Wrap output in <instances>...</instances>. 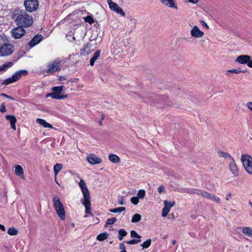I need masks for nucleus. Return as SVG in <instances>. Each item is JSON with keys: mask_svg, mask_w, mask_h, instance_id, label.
I'll list each match as a JSON object with an SVG mask.
<instances>
[{"mask_svg": "<svg viewBox=\"0 0 252 252\" xmlns=\"http://www.w3.org/2000/svg\"><path fill=\"white\" fill-rule=\"evenodd\" d=\"M13 64L12 62H6L5 63L0 66V72L2 71H6L8 68L11 67Z\"/></svg>", "mask_w": 252, "mask_h": 252, "instance_id": "25", "label": "nucleus"}, {"mask_svg": "<svg viewBox=\"0 0 252 252\" xmlns=\"http://www.w3.org/2000/svg\"><path fill=\"white\" fill-rule=\"evenodd\" d=\"M247 65L249 67L252 68V60H251V59L249 61H248Z\"/></svg>", "mask_w": 252, "mask_h": 252, "instance_id": "54", "label": "nucleus"}, {"mask_svg": "<svg viewBox=\"0 0 252 252\" xmlns=\"http://www.w3.org/2000/svg\"><path fill=\"white\" fill-rule=\"evenodd\" d=\"M151 244V240L150 239H148L146 241H145L143 244H141V246L142 247L143 249H147L150 247Z\"/></svg>", "mask_w": 252, "mask_h": 252, "instance_id": "34", "label": "nucleus"}, {"mask_svg": "<svg viewBox=\"0 0 252 252\" xmlns=\"http://www.w3.org/2000/svg\"><path fill=\"white\" fill-rule=\"evenodd\" d=\"M210 197H209L208 199H211L215 202H216L217 203H220V198L217 196H216L214 194H210Z\"/></svg>", "mask_w": 252, "mask_h": 252, "instance_id": "38", "label": "nucleus"}, {"mask_svg": "<svg viewBox=\"0 0 252 252\" xmlns=\"http://www.w3.org/2000/svg\"><path fill=\"white\" fill-rule=\"evenodd\" d=\"M198 1L199 0H188V1L194 4L197 3Z\"/></svg>", "mask_w": 252, "mask_h": 252, "instance_id": "55", "label": "nucleus"}, {"mask_svg": "<svg viewBox=\"0 0 252 252\" xmlns=\"http://www.w3.org/2000/svg\"><path fill=\"white\" fill-rule=\"evenodd\" d=\"M36 122L37 123L40 124L42 126L44 127H48L50 128H52L53 127L52 125L47 123L45 120L38 118L36 120Z\"/></svg>", "mask_w": 252, "mask_h": 252, "instance_id": "19", "label": "nucleus"}, {"mask_svg": "<svg viewBox=\"0 0 252 252\" xmlns=\"http://www.w3.org/2000/svg\"><path fill=\"white\" fill-rule=\"evenodd\" d=\"M210 193L207 192V191L205 190H203L201 192V195H202L203 197H205L206 198H209V197H210Z\"/></svg>", "mask_w": 252, "mask_h": 252, "instance_id": "43", "label": "nucleus"}, {"mask_svg": "<svg viewBox=\"0 0 252 252\" xmlns=\"http://www.w3.org/2000/svg\"><path fill=\"white\" fill-rule=\"evenodd\" d=\"M99 124H100V125H101V121H100V122H99Z\"/></svg>", "mask_w": 252, "mask_h": 252, "instance_id": "64", "label": "nucleus"}, {"mask_svg": "<svg viewBox=\"0 0 252 252\" xmlns=\"http://www.w3.org/2000/svg\"><path fill=\"white\" fill-rule=\"evenodd\" d=\"M49 96L51 97H52V98H53V99H55V98H58L57 96H54V94H53V92H52V93H48V94H46V97H49Z\"/></svg>", "mask_w": 252, "mask_h": 252, "instance_id": "49", "label": "nucleus"}, {"mask_svg": "<svg viewBox=\"0 0 252 252\" xmlns=\"http://www.w3.org/2000/svg\"><path fill=\"white\" fill-rule=\"evenodd\" d=\"M63 165L61 163H56L54 166V173L55 176L56 177L59 172L62 170Z\"/></svg>", "mask_w": 252, "mask_h": 252, "instance_id": "24", "label": "nucleus"}, {"mask_svg": "<svg viewBox=\"0 0 252 252\" xmlns=\"http://www.w3.org/2000/svg\"><path fill=\"white\" fill-rule=\"evenodd\" d=\"M242 231L245 235L252 237V228L250 227H243Z\"/></svg>", "mask_w": 252, "mask_h": 252, "instance_id": "22", "label": "nucleus"}, {"mask_svg": "<svg viewBox=\"0 0 252 252\" xmlns=\"http://www.w3.org/2000/svg\"><path fill=\"white\" fill-rule=\"evenodd\" d=\"M0 111L2 113H4L6 111V108L4 103L2 104L0 106Z\"/></svg>", "mask_w": 252, "mask_h": 252, "instance_id": "47", "label": "nucleus"}, {"mask_svg": "<svg viewBox=\"0 0 252 252\" xmlns=\"http://www.w3.org/2000/svg\"><path fill=\"white\" fill-rule=\"evenodd\" d=\"M126 211V208L125 207H120L112 209L109 210V211L112 213H116L124 212Z\"/></svg>", "mask_w": 252, "mask_h": 252, "instance_id": "32", "label": "nucleus"}, {"mask_svg": "<svg viewBox=\"0 0 252 252\" xmlns=\"http://www.w3.org/2000/svg\"><path fill=\"white\" fill-rule=\"evenodd\" d=\"M241 160L246 171L252 175V158L248 154L242 155Z\"/></svg>", "mask_w": 252, "mask_h": 252, "instance_id": "5", "label": "nucleus"}, {"mask_svg": "<svg viewBox=\"0 0 252 252\" xmlns=\"http://www.w3.org/2000/svg\"><path fill=\"white\" fill-rule=\"evenodd\" d=\"M24 5L27 11L32 12L38 8V2L37 0H25Z\"/></svg>", "mask_w": 252, "mask_h": 252, "instance_id": "8", "label": "nucleus"}, {"mask_svg": "<svg viewBox=\"0 0 252 252\" xmlns=\"http://www.w3.org/2000/svg\"><path fill=\"white\" fill-rule=\"evenodd\" d=\"M117 220V219L116 218H112L108 219L106 222V225H111L113 223H114Z\"/></svg>", "mask_w": 252, "mask_h": 252, "instance_id": "37", "label": "nucleus"}, {"mask_svg": "<svg viewBox=\"0 0 252 252\" xmlns=\"http://www.w3.org/2000/svg\"><path fill=\"white\" fill-rule=\"evenodd\" d=\"M172 243L173 245H175L176 243V240H174L172 241Z\"/></svg>", "mask_w": 252, "mask_h": 252, "instance_id": "60", "label": "nucleus"}, {"mask_svg": "<svg viewBox=\"0 0 252 252\" xmlns=\"http://www.w3.org/2000/svg\"><path fill=\"white\" fill-rule=\"evenodd\" d=\"M130 236L132 238H137L138 239H140L141 236H140L135 230H131L130 231Z\"/></svg>", "mask_w": 252, "mask_h": 252, "instance_id": "39", "label": "nucleus"}, {"mask_svg": "<svg viewBox=\"0 0 252 252\" xmlns=\"http://www.w3.org/2000/svg\"><path fill=\"white\" fill-rule=\"evenodd\" d=\"M100 51L97 50L96 51L94 54L93 57L91 59L90 62V64L91 66H93L94 65V63L95 62V61L98 58V57L100 56Z\"/></svg>", "mask_w": 252, "mask_h": 252, "instance_id": "20", "label": "nucleus"}, {"mask_svg": "<svg viewBox=\"0 0 252 252\" xmlns=\"http://www.w3.org/2000/svg\"><path fill=\"white\" fill-rule=\"evenodd\" d=\"M0 229L3 231H5L6 230L4 226L2 224H0Z\"/></svg>", "mask_w": 252, "mask_h": 252, "instance_id": "56", "label": "nucleus"}, {"mask_svg": "<svg viewBox=\"0 0 252 252\" xmlns=\"http://www.w3.org/2000/svg\"><path fill=\"white\" fill-rule=\"evenodd\" d=\"M127 234V232L124 229H121L119 230L118 238L120 241L123 240V238Z\"/></svg>", "mask_w": 252, "mask_h": 252, "instance_id": "27", "label": "nucleus"}, {"mask_svg": "<svg viewBox=\"0 0 252 252\" xmlns=\"http://www.w3.org/2000/svg\"><path fill=\"white\" fill-rule=\"evenodd\" d=\"M174 205V202H168L167 200L164 201V209H166L170 211L171 208Z\"/></svg>", "mask_w": 252, "mask_h": 252, "instance_id": "28", "label": "nucleus"}, {"mask_svg": "<svg viewBox=\"0 0 252 252\" xmlns=\"http://www.w3.org/2000/svg\"><path fill=\"white\" fill-rule=\"evenodd\" d=\"M250 59V56L246 55H243L239 56L236 58V61L241 64H247Z\"/></svg>", "mask_w": 252, "mask_h": 252, "instance_id": "17", "label": "nucleus"}, {"mask_svg": "<svg viewBox=\"0 0 252 252\" xmlns=\"http://www.w3.org/2000/svg\"><path fill=\"white\" fill-rule=\"evenodd\" d=\"M16 22L19 26L28 27L32 25L33 19L31 16L26 12L17 14Z\"/></svg>", "mask_w": 252, "mask_h": 252, "instance_id": "2", "label": "nucleus"}, {"mask_svg": "<svg viewBox=\"0 0 252 252\" xmlns=\"http://www.w3.org/2000/svg\"><path fill=\"white\" fill-rule=\"evenodd\" d=\"M14 50L13 46L10 43L4 44L0 49V55L6 56L11 54Z\"/></svg>", "mask_w": 252, "mask_h": 252, "instance_id": "7", "label": "nucleus"}, {"mask_svg": "<svg viewBox=\"0 0 252 252\" xmlns=\"http://www.w3.org/2000/svg\"><path fill=\"white\" fill-rule=\"evenodd\" d=\"M109 159L114 163H118L120 162V158L119 157L112 154L109 155Z\"/></svg>", "mask_w": 252, "mask_h": 252, "instance_id": "21", "label": "nucleus"}, {"mask_svg": "<svg viewBox=\"0 0 252 252\" xmlns=\"http://www.w3.org/2000/svg\"><path fill=\"white\" fill-rule=\"evenodd\" d=\"M79 185L81 188V191L83 195V199L82 203L85 208V213L87 214H91V197L89 191L88 189L87 185L84 181L81 179L79 183Z\"/></svg>", "mask_w": 252, "mask_h": 252, "instance_id": "1", "label": "nucleus"}, {"mask_svg": "<svg viewBox=\"0 0 252 252\" xmlns=\"http://www.w3.org/2000/svg\"><path fill=\"white\" fill-rule=\"evenodd\" d=\"M228 71L231 72V73H235V74H238L241 72H246L245 70H242L240 68L233 69L231 70H228Z\"/></svg>", "mask_w": 252, "mask_h": 252, "instance_id": "41", "label": "nucleus"}, {"mask_svg": "<svg viewBox=\"0 0 252 252\" xmlns=\"http://www.w3.org/2000/svg\"><path fill=\"white\" fill-rule=\"evenodd\" d=\"M141 242V239H133L128 241H124L126 244L130 245H134L139 243Z\"/></svg>", "mask_w": 252, "mask_h": 252, "instance_id": "36", "label": "nucleus"}, {"mask_svg": "<svg viewBox=\"0 0 252 252\" xmlns=\"http://www.w3.org/2000/svg\"><path fill=\"white\" fill-rule=\"evenodd\" d=\"M203 190H194V191H192L191 193H196L198 195H201V192Z\"/></svg>", "mask_w": 252, "mask_h": 252, "instance_id": "53", "label": "nucleus"}, {"mask_svg": "<svg viewBox=\"0 0 252 252\" xmlns=\"http://www.w3.org/2000/svg\"><path fill=\"white\" fill-rule=\"evenodd\" d=\"M200 23L203 27H205L207 29H209L208 26L204 21L201 20L200 21Z\"/></svg>", "mask_w": 252, "mask_h": 252, "instance_id": "52", "label": "nucleus"}, {"mask_svg": "<svg viewBox=\"0 0 252 252\" xmlns=\"http://www.w3.org/2000/svg\"><path fill=\"white\" fill-rule=\"evenodd\" d=\"M28 73V72L26 70H20L17 71L14 73L11 77L5 79L1 84L5 86L8 85L11 83L19 80L22 76H26Z\"/></svg>", "mask_w": 252, "mask_h": 252, "instance_id": "4", "label": "nucleus"}, {"mask_svg": "<svg viewBox=\"0 0 252 252\" xmlns=\"http://www.w3.org/2000/svg\"><path fill=\"white\" fill-rule=\"evenodd\" d=\"M118 202L120 205H124L125 203L124 202V199L122 196H119L118 199Z\"/></svg>", "mask_w": 252, "mask_h": 252, "instance_id": "46", "label": "nucleus"}, {"mask_svg": "<svg viewBox=\"0 0 252 252\" xmlns=\"http://www.w3.org/2000/svg\"><path fill=\"white\" fill-rule=\"evenodd\" d=\"M230 160L231 161L229 165V169L234 176L236 177L238 175V170L237 166L235 162L234 158H232Z\"/></svg>", "mask_w": 252, "mask_h": 252, "instance_id": "14", "label": "nucleus"}, {"mask_svg": "<svg viewBox=\"0 0 252 252\" xmlns=\"http://www.w3.org/2000/svg\"><path fill=\"white\" fill-rule=\"evenodd\" d=\"M126 252V251H121V252Z\"/></svg>", "mask_w": 252, "mask_h": 252, "instance_id": "63", "label": "nucleus"}, {"mask_svg": "<svg viewBox=\"0 0 252 252\" xmlns=\"http://www.w3.org/2000/svg\"><path fill=\"white\" fill-rule=\"evenodd\" d=\"M218 154L219 157L223 158L225 159L229 158L230 160H231L232 158H233L229 153H226V152L219 151L218 153Z\"/></svg>", "mask_w": 252, "mask_h": 252, "instance_id": "23", "label": "nucleus"}, {"mask_svg": "<svg viewBox=\"0 0 252 252\" xmlns=\"http://www.w3.org/2000/svg\"><path fill=\"white\" fill-rule=\"evenodd\" d=\"M15 173L17 176H21L23 175L24 170L21 165H17L15 166Z\"/></svg>", "mask_w": 252, "mask_h": 252, "instance_id": "26", "label": "nucleus"}, {"mask_svg": "<svg viewBox=\"0 0 252 252\" xmlns=\"http://www.w3.org/2000/svg\"><path fill=\"white\" fill-rule=\"evenodd\" d=\"M18 232V230L13 227H9L7 230V233L11 236L16 235Z\"/></svg>", "mask_w": 252, "mask_h": 252, "instance_id": "31", "label": "nucleus"}, {"mask_svg": "<svg viewBox=\"0 0 252 252\" xmlns=\"http://www.w3.org/2000/svg\"><path fill=\"white\" fill-rule=\"evenodd\" d=\"M61 63V60L57 59L52 63L48 64V69L46 71V73L48 74H51L55 73L57 71L60 70V64Z\"/></svg>", "mask_w": 252, "mask_h": 252, "instance_id": "6", "label": "nucleus"}, {"mask_svg": "<svg viewBox=\"0 0 252 252\" xmlns=\"http://www.w3.org/2000/svg\"><path fill=\"white\" fill-rule=\"evenodd\" d=\"M55 182H56V183L58 185H60L59 183L58 182V181H57V180H56V177H55Z\"/></svg>", "mask_w": 252, "mask_h": 252, "instance_id": "61", "label": "nucleus"}, {"mask_svg": "<svg viewBox=\"0 0 252 252\" xmlns=\"http://www.w3.org/2000/svg\"><path fill=\"white\" fill-rule=\"evenodd\" d=\"M160 1L163 5L167 7L174 8L175 9H178L175 0H160Z\"/></svg>", "mask_w": 252, "mask_h": 252, "instance_id": "15", "label": "nucleus"}, {"mask_svg": "<svg viewBox=\"0 0 252 252\" xmlns=\"http://www.w3.org/2000/svg\"><path fill=\"white\" fill-rule=\"evenodd\" d=\"M87 160L92 164H99L102 162L101 159L94 154H91L88 156Z\"/></svg>", "mask_w": 252, "mask_h": 252, "instance_id": "13", "label": "nucleus"}, {"mask_svg": "<svg viewBox=\"0 0 252 252\" xmlns=\"http://www.w3.org/2000/svg\"><path fill=\"white\" fill-rule=\"evenodd\" d=\"M146 192L144 189H140L137 193V197L138 198L142 199L145 196Z\"/></svg>", "mask_w": 252, "mask_h": 252, "instance_id": "35", "label": "nucleus"}, {"mask_svg": "<svg viewBox=\"0 0 252 252\" xmlns=\"http://www.w3.org/2000/svg\"><path fill=\"white\" fill-rule=\"evenodd\" d=\"M108 236V234L107 232H104L97 235L96 239L99 241H102L106 239Z\"/></svg>", "mask_w": 252, "mask_h": 252, "instance_id": "29", "label": "nucleus"}, {"mask_svg": "<svg viewBox=\"0 0 252 252\" xmlns=\"http://www.w3.org/2000/svg\"><path fill=\"white\" fill-rule=\"evenodd\" d=\"M65 80V78L64 76H60L59 80L63 81V80Z\"/></svg>", "mask_w": 252, "mask_h": 252, "instance_id": "58", "label": "nucleus"}, {"mask_svg": "<svg viewBox=\"0 0 252 252\" xmlns=\"http://www.w3.org/2000/svg\"><path fill=\"white\" fill-rule=\"evenodd\" d=\"M5 118L7 120L9 121L12 128L15 130L16 129L15 123H16V121H17L16 117L13 115H7L5 117Z\"/></svg>", "mask_w": 252, "mask_h": 252, "instance_id": "18", "label": "nucleus"}, {"mask_svg": "<svg viewBox=\"0 0 252 252\" xmlns=\"http://www.w3.org/2000/svg\"><path fill=\"white\" fill-rule=\"evenodd\" d=\"M144 101L147 102V103H152V101H151V100H146V99L144 100Z\"/></svg>", "mask_w": 252, "mask_h": 252, "instance_id": "59", "label": "nucleus"}, {"mask_svg": "<svg viewBox=\"0 0 252 252\" xmlns=\"http://www.w3.org/2000/svg\"><path fill=\"white\" fill-rule=\"evenodd\" d=\"M42 39V36L40 34H37L33 36L32 39L29 42V45L33 47L39 43Z\"/></svg>", "mask_w": 252, "mask_h": 252, "instance_id": "16", "label": "nucleus"}, {"mask_svg": "<svg viewBox=\"0 0 252 252\" xmlns=\"http://www.w3.org/2000/svg\"><path fill=\"white\" fill-rule=\"evenodd\" d=\"M247 107L252 111V102H249L246 104Z\"/></svg>", "mask_w": 252, "mask_h": 252, "instance_id": "50", "label": "nucleus"}, {"mask_svg": "<svg viewBox=\"0 0 252 252\" xmlns=\"http://www.w3.org/2000/svg\"><path fill=\"white\" fill-rule=\"evenodd\" d=\"M232 195V194L231 193H230V192L227 193L226 194V199L228 201L230 200L231 199Z\"/></svg>", "mask_w": 252, "mask_h": 252, "instance_id": "51", "label": "nucleus"}, {"mask_svg": "<svg viewBox=\"0 0 252 252\" xmlns=\"http://www.w3.org/2000/svg\"><path fill=\"white\" fill-rule=\"evenodd\" d=\"M141 219V216L139 214H136L134 215L131 219L132 222H137L139 221Z\"/></svg>", "mask_w": 252, "mask_h": 252, "instance_id": "33", "label": "nucleus"}, {"mask_svg": "<svg viewBox=\"0 0 252 252\" xmlns=\"http://www.w3.org/2000/svg\"><path fill=\"white\" fill-rule=\"evenodd\" d=\"M11 36L15 39H19L25 34V30L22 27L19 26L15 28L11 31Z\"/></svg>", "mask_w": 252, "mask_h": 252, "instance_id": "10", "label": "nucleus"}, {"mask_svg": "<svg viewBox=\"0 0 252 252\" xmlns=\"http://www.w3.org/2000/svg\"><path fill=\"white\" fill-rule=\"evenodd\" d=\"M169 212V210H167V209H164L163 208L162 212V217H166Z\"/></svg>", "mask_w": 252, "mask_h": 252, "instance_id": "45", "label": "nucleus"}, {"mask_svg": "<svg viewBox=\"0 0 252 252\" xmlns=\"http://www.w3.org/2000/svg\"><path fill=\"white\" fill-rule=\"evenodd\" d=\"M204 32L200 31L197 26H194L190 31V34L192 37L200 38L204 35Z\"/></svg>", "mask_w": 252, "mask_h": 252, "instance_id": "12", "label": "nucleus"}, {"mask_svg": "<svg viewBox=\"0 0 252 252\" xmlns=\"http://www.w3.org/2000/svg\"><path fill=\"white\" fill-rule=\"evenodd\" d=\"M2 95L4 96H5L6 97L8 98H10V99H13V98H12V97H11V96H8V95H7V94H2Z\"/></svg>", "mask_w": 252, "mask_h": 252, "instance_id": "57", "label": "nucleus"}, {"mask_svg": "<svg viewBox=\"0 0 252 252\" xmlns=\"http://www.w3.org/2000/svg\"><path fill=\"white\" fill-rule=\"evenodd\" d=\"M132 20L135 21V19H132V18H130V21H132Z\"/></svg>", "mask_w": 252, "mask_h": 252, "instance_id": "62", "label": "nucleus"}, {"mask_svg": "<svg viewBox=\"0 0 252 252\" xmlns=\"http://www.w3.org/2000/svg\"><path fill=\"white\" fill-rule=\"evenodd\" d=\"M83 52L84 54H89L91 52V45H89V43L86 44L83 48L81 50V54H83Z\"/></svg>", "mask_w": 252, "mask_h": 252, "instance_id": "30", "label": "nucleus"}, {"mask_svg": "<svg viewBox=\"0 0 252 252\" xmlns=\"http://www.w3.org/2000/svg\"><path fill=\"white\" fill-rule=\"evenodd\" d=\"M138 197H132L130 199V201L134 205H137L139 202Z\"/></svg>", "mask_w": 252, "mask_h": 252, "instance_id": "42", "label": "nucleus"}, {"mask_svg": "<svg viewBox=\"0 0 252 252\" xmlns=\"http://www.w3.org/2000/svg\"><path fill=\"white\" fill-rule=\"evenodd\" d=\"M165 187L163 186V185H161L158 188V191L159 193H162V192H164L165 191Z\"/></svg>", "mask_w": 252, "mask_h": 252, "instance_id": "44", "label": "nucleus"}, {"mask_svg": "<svg viewBox=\"0 0 252 252\" xmlns=\"http://www.w3.org/2000/svg\"><path fill=\"white\" fill-rule=\"evenodd\" d=\"M84 20L86 22H87L90 24L94 23V20L93 18L91 16H87L86 17H84Z\"/></svg>", "mask_w": 252, "mask_h": 252, "instance_id": "40", "label": "nucleus"}, {"mask_svg": "<svg viewBox=\"0 0 252 252\" xmlns=\"http://www.w3.org/2000/svg\"><path fill=\"white\" fill-rule=\"evenodd\" d=\"M107 3L108 4L109 8L111 10L115 11L122 16H125V13L124 12L122 8L120 7L117 3L114 2L112 0H107Z\"/></svg>", "mask_w": 252, "mask_h": 252, "instance_id": "9", "label": "nucleus"}, {"mask_svg": "<svg viewBox=\"0 0 252 252\" xmlns=\"http://www.w3.org/2000/svg\"><path fill=\"white\" fill-rule=\"evenodd\" d=\"M63 88V86L54 87L52 88V90L54 94V95L58 97L55 98V99H62L67 97V95H66L61 94Z\"/></svg>", "mask_w": 252, "mask_h": 252, "instance_id": "11", "label": "nucleus"}, {"mask_svg": "<svg viewBox=\"0 0 252 252\" xmlns=\"http://www.w3.org/2000/svg\"><path fill=\"white\" fill-rule=\"evenodd\" d=\"M53 205L59 217L61 220H64L65 219V212L64 208L58 196H55L54 197Z\"/></svg>", "mask_w": 252, "mask_h": 252, "instance_id": "3", "label": "nucleus"}, {"mask_svg": "<svg viewBox=\"0 0 252 252\" xmlns=\"http://www.w3.org/2000/svg\"><path fill=\"white\" fill-rule=\"evenodd\" d=\"M120 249L122 250V251H126V246L123 243L120 244Z\"/></svg>", "mask_w": 252, "mask_h": 252, "instance_id": "48", "label": "nucleus"}]
</instances>
